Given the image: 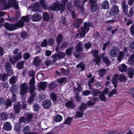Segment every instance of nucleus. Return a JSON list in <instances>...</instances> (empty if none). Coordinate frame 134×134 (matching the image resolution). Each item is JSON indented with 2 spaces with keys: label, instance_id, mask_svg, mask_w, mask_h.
<instances>
[{
  "label": "nucleus",
  "instance_id": "37998d69",
  "mask_svg": "<svg viewBox=\"0 0 134 134\" xmlns=\"http://www.w3.org/2000/svg\"><path fill=\"white\" fill-rule=\"evenodd\" d=\"M49 14L47 12H45L43 14V19L44 21H48L49 19Z\"/></svg>",
  "mask_w": 134,
  "mask_h": 134
},
{
  "label": "nucleus",
  "instance_id": "c9c22d12",
  "mask_svg": "<svg viewBox=\"0 0 134 134\" xmlns=\"http://www.w3.org/2000/svg\"><path fill=\"white\" fill-rule=\"evenodd\" d=\"M74 48L73 47H70L66 49V54L68 55H70L73 51Z\"/></svg>",
  "mask_w": 134,
  "mask_h": 134
},
{
  "label": "nucleus",
  "instance_id": "58836bf2",
  "mask_svg": "<svg viewBox=\"0 0 134 134\" xmlns=\"http://www.w3.org/2000/svg\"><path fill=\"white\" fill-rule=\"evenodd\" d=\"M87 105L86 104L82 103L79 107V111H81L83 112V111L87 108Z\"/></svg>",
  "mask_w": 134,
  "mask_h": 134
},
{
  "label": "nucleus",
  "instance_id": "c03bdc74",
  "mask_svg": "<svg viewBox=\"0 0 134 134\" xmlns=\"http://www.w3.org/2000/svg\"><path fill=\"white\" fill-rule=\"evenodd\" d=\"M76 116L78 118H81L83 115V112L81 111H79L76 112Z\"/></svg>",
  "mask_w": 134,
  "mask_h": 134
},
{
  "label": "nucleus",
  "instance_id": "cd10ccee",
  "mask_svg": "<svg viewBox=\"0 0 134 134\" xmlns=\"http://www.w3.org/2000/svg\"><path fill=\"white\" fill-rule=\"evenodd\" d=\"M40 4L41 5L43 8L45 9H47L48 8V5L47 1L44 0H41L40 1Z\"/></svg>",
  "mask_w": 134,
  "mask_h": 134
},
{
  "label": "nucleus",
  "instance_id": "473e14b6",
  "mask_svg": "<svg viewBox=\"0 0 134 134\" xmlns=\"http://www.w3.org/2000/svg\"><path fill=\"white\" fill-rule=\"evenodd\" d=\"M24 62H19L17 63L16 64V67L19 69H21L23 68Z\"/></svg>",
  "mask_w": 134,
  "mask_h": 134
},
{
  "label": "nucleus",
  "instance_id": "a878e982",
  "mask_svg": "<svg viewBox=\"0 0 134 134\" xmlns=\"http://www.w3.org/2000/svg\"><path fill=\"white\" fill-rule=\"evenodd\" d=\"M127 74L128 75L129 77L131 78H132L133 77L134 75V70L131 68H129L127 69Z\"/></svg>",
  "mask_w": 134,
  "mask_h": 134
},
{
  "label": "nucleus",
  "instance_id": "423d86ee",
  "mask_svg": "<svg viewBox=\"0 0 134 134\" xmlns=\"http://www.w3.org/2000/svg\"><path fill=\"white\" fill-rule=\"evenodd\" d=\"M119 48L117 47L114 46L111 48L109 53L110 55L112 57H116L119 52Z\"/></svg>",
  "mask_w": 134,
  "mask_h": 134
},
{
  "label": "nucleus",
  "instance_id": "680f3d73",
  "mask_svg": "<svg viewBox=\"0 0 134 134\" xmlns=\"http://www.w3.org/2000/svg\"><path fill=\"white\" fill-rule=\"evenodd\" d=\"M86 49H88L92 46V43L90 42H88L86 43H85L84 45Z\"/></svg>",
  "mask_w": 134,
  "mask_h": 134
},
{
  "label": "nucleus",
  "instance_id": "bf43d9fd",
  "mask_svg": "<svg viewBox=\"0 0 134 134\" xmlns=\"http://www.w3.org/2000/svg\"><path fill=\"white\" fill-rule=\"evenodd\" d=\"M54 40L52 38H50L47 41L48 45L52 46L54 43Z\"/></svg>",
  "mask_w": 134,
  "mask_h": 134
},
{
  "label": "nucleus",
  "instance_id": "13d9d810",
  "mask_svg": "<svg viewBox=\"0 0 134 134\" xmlns=\"http://www.w3.org/2000/svg\"><path fill=\"white\" fill-rule=\"evenodd\" d=\"M129 48L130 51L134 52V41L130 43Z\"/></svg>",
  "mask_w": 134,
  "mask_h": 134
},
{
  "label": "nucleus",
  "instance_id": "0e129e2a",
  "mask_svg": "<svg viewBox=\"0 0 134 134\" xmlns=\"http://www.w3.org/2000/svg\"><path fill=\"white\" fill-rule=\"evenodd\" d=\"M16 59L15 57L9 58L10 62L13 65H14L16 62L17 61H16Z\"/></svg>",
  "mask_w": 134,
  "mask_h": 134
},
{
  "label": "nucleus",
  "instance_id": "69168bd1",
  "mask_svg": "<svg viewBox=\"0 0 134 134\" xmlns=\"http://www.w3.org/2000/svg\"><path fill=\"white\" fill-rule=\"evenodd\" d=\"M24 59L25 60H27L30 57V55L28 53H25L23 55Z\"/></svg>",
  "mask_w": 134,
  "mask_h": 134
},
{
  "label": "nucleus",
  "instance_id": "8fccbe9b",
  "mask_svg": "<svg viewBox=\"0 0 134 134\" xmlns=\"http://www.w3.org/2000/svg\"><path fill=\"white\" fill-rule=\"evenodd\" d=\"M85 67L86 66L82 62L80 63L79 64L76 66V68L78 67L80 68L81 69L82 71L84 70Z\"/></svg>",
  "mask_w": 134,
  "mask_h": 134
},
{
  "label": "nucleus",
  "instance_id": "4468645a",
  "mask_svg": "<svg viewBox=\"0 0 134 134\" xmlns=\"http://www.w3.org/2000/svg\"><path fill=\"white\" fill-rule=\"evenodd\" d=\"M47 85V83L46 82H41L38 84V90H44L45 88L46 87Z\"/></svg>",
  "mask_w": 134,
  "mask_h": 134
},
{
  "label": "nucleus",
  "instance_id": "de8ad7c7",
  "mask_svg": "<svg viewBox=\"0 0 134 134\" xmlns=\"http://www.w3.org/2000/svg\"><path fill=\"white\" fill-rule=\"evenodd\" d=\"M33 115L30 114H26V118H25L26 121L28 122L30 121Z\"/></svg>",
  "mask_w": 134,
  "mask_h": 134
},
{
  "label": "nucleus",
  "instance_id": "f8f14e48",
  "mask_svg": "<svg viewBox=\"0 0 134 134\" xmlns=\"http://www.w3.org/2000/svg\"><path fill=\"white\" fill-rule=\"evenodd\" d=\"M52 103L50 99L44 100L42 102V106L44 108L47 109L51 105Z\"/></svg>",
  "mask_w": 134,
  "mask_h": 134
},
{
  "label": "nucleus",
  "instance_id": "9b49d317",
  "mask_svg": "<svg viewBox=\"0 0 134 134\" xmlns=\"http://www.w3.org/2000/svg\"><path fill=\"white\" fill-rule=\"evenodd\" d=\"M121 4L123 10V12L124 13L125 15L127 14V13H128V6L126 4V2L125 1L122 2Z\"/></svg>",
  "mask_w": 134,
  "mask_h": 134
},
{
  "label": "nucleus",
  "instance_id": "5fc2aeb1",
  "mask_svg": "<svg viewBox=\"0 0 134 134\" xmlns=\"http://www.w3.org/2000/svg\"><path fill=\"white\" fill-rule=\"evenodd\" d=\"M33 107L35 111H38L40 108V106L38 104L36 103L34 104Z\"/></svg>",
  "mask_w": 134,
  "mask_h": 134
},
{
  "label": "nucleus",
  "instance_id": "412c9836",
  "mask_svg": "<svg viewBox=\"0 0 134 134\" xmlns=\"http://www.w3.org/2000/svg\"><path fill=\"white\" fill-rule=\"evenodd\" d=\"M101 57L104 63L106 64L107 66H109L110 63V62L108 57L104 56V55H102V56H101Z\"/></svg>",
  "mask_w": 134,
  "mask_h": 134
},
{
  "label": "nucleus",
  "instance_id": "6e6552de",
  "mask_svg": "<svg viewBox=\"0 0 134 134\" xmlns=\"http://www.w3.org/2000/svg\"><path fill=\"white\" fill-rule=\"evenodd\" d=\"M10 2L8 3L7 7L8 8H9L13 6L15 9H18L19 8L18 4L16 2V0H10Z\"/></svg>",
  "mask_w": 134,
  "mask_h": 134
},
{
  "label": "nucleus",
  "instance_id": "f03ea898",
  "mask_svg": "<svg viewBox=\"0 0 134 134\" xmlns=\"http://www.w3.org/2000/svg\"><path fill=\"white\" fill-rule=\"evenodd\" d=\"M49 9L50 10L55 11L57 12L59 10L61 12L64 11L65 9V5L61 3H53L49 7Z\"/></svg>",
  "mask_w": 134,
  "mask_h": 134
},
{
  "label": "nucleus",
  "instance_id": "09e8293b",
  "mask_svg": "<svg viewBox=\"0 0 134 134\" xmlns=\"http://www.w3.org/2000/svg\"><path fill=\"white\" fill-rule=\"evenodd\" d=\"M62 120V117L60 115H58L55 117L54 120L57 122H59Z\"/></svg>",
  "mask_w": 134,
  "mask_h": 134
},
{
  "label": "nucleus",
  "instance_id": "f257e3e1",
  "mask_svg": "<svg viewBox=\"0 0 134 134\" xmlns=\"http://www.w3.org/2000/svg\"><path fill=\"white\" fill-rule=\"evenodd\" d=\"M84 26L78 29L79 33L80 36L81 37H84L86 33L88 32L89 30L90 27L92 25L91 23L85 22L83 23Z\"/></svg>",
  "mask_w": 134,
  "mask_h": 134
},
{
  "label": "nucleus",
  "instance_id": "79ce46f5",
  "mask_svg": "<svg viewBox=\"0 0 134 134\" xmlns=\"http://www.w3.org/2000/svg\"><path fill=\"white\" fill-rule=\"evenodd\" d=\"M50 95L51 99L53 102L56 101L57 100V96L55 93L52 92L50 94Z\"/></svg>",
  "mask_w": 134,
  "mask_h": 134
},
{
  "label": "nucleus",
  "instance_id": "a19ab883",
  "mask_svg": "<svg viewBox=\"0 0 134 134\" xmlns=\"http://www.w3.org/2000/svg\"><path fill=\"white\" fill-rule=\"evenodd\" d=\"M5 107L6 108H7L11 106L12 104V101L9 99H7L5 102Z\"/></svg>",
  "mask_w": 134,
  "mask_h": 134
},
{
  "label": "nucleus",
  "instance_id": "c756f323",
  "mask_svg": "<svg viewBox=\"0 0 134 134\" xmlns=\"http://www.w3.org/2000/svg\"><path fill=\"white\" fill-rule=\"evenodd\" d=\"M134 13L133 8V7H131L129 10L128 13H127L126 15L128 17L131 18L133 16Z\"/></svg>",
  "mask_w": 134,
  "mask_h": 134
},
{
  "label": "nucleus",
  "instance_id": "49530a36",
  "mask_svg": "<svg viewBox=\"0 0 134 134\" xmlns=\"http://www.w3.org/2000/svg\"><path fill=\"white\" fill-rule=\"evenodd\" d=\"M52 58L53 59V61L54 62H56L58 59H59L58 54L55 53L52 55Z\"/></svg>",
  "mask_w": 134,
  "mask_h": 134
},
{
  "label": "nucleus",
  "instance_id": "4c0bfd02",
  "mask_svg": "<svg viewBox=\"0 0 134 134\" xmlns=\"http://www.w3.org/2000/svg\"><path fill=\"white\" fill-rule=\"evenodd\" d=\"M63 40V37L61 34L59 35L57 37L56 41L58 44H59Z\"/></svg>",
  "mask_w": 134,
  "mask_h": 134
},
{
  "label": "nucleus",
  "instance_id": "5701e85b",
  "mask_svg": "<svg viewBox=\"0 0 134 134\" xmlns=\"http://www.w3.org/2000/svg\"><path fill=\"white\" fill-rule=\"evenodd\" d=\"M17 76H12L9 80V83L12 85H13L17 81Z\"/></svg>",
  "mask_w": 134,
  "mask_h": 134
},
{
  "label": "nucleus",
  "instance_id": "7c9ffc66",
  "mask_svg": "<svg viewBox=\"0 0 134 134\" xmlns=\"http://www.w3.org/2000/svg\"><path fill=\"white\" fill-rule=\"evenodd\" d=\"M77 85L78 86L77 88H76L75 87H73V90L74 91H75L76 93L77 91H78L79 92H80L82 91V88L80 84L79 83H77Z\"/></svg>",
  "mask_w": 134,
  "mask_h": 134
},
{
  "label": "nucleus",
  "instance_id": "4be33fe9",
  "mask_svg": "<svg viewBox=\"0 0 134 134\" xmlns=\"http://www.w3.org/2000/svg\"><path fill=\"white\" fill-rule=\"evenodd\" d=\"M118 69L121 72H126L127 71V66L125 64H123L118 67Z\"/></svg>",
  "mask_w": 134,
  "mask_h": 134
},
{
  "label": "nucleus",
  "instance_id": "ddd939ff",
  "mask_svg": "<svg viewBox=\"0 0 134 134\" xmlns=\"http://www.w3.org/2000/svg\"><path fill=\"white\" fill-rule=\"evenodd\" d=\"M41 19V15L38 13L34 14L31 18L32 20L34 21H40Z\"/></svg>",
  "mask_w": 134,
  "mask_h": 134
},
{
  "label": "nucleus",
  "instance_id": "6ab92c4d",
  "mask_svg": "<svg viewBox=\"0 0 134 134\" xmlns=\"http://www.w3.org/2000/svg\"><path fill=\"white\" fill-rule=\"evenodd\" d=\"M20 102H18L14 105V110L15 111V113L18 114L19 113V111L20 110Z\"/></svg>",
  "mask_w": 134,
  "mask_h": 134
},
{
  "label": "nucleus",
  "instance_id": "6e6d98bb",
  "mask_svg": "<svg viewBox=\"0 0 134 134\" xmlns=\"http://www.w3.org/2000/svg\"><path fill=\"white\" fill-rule=\"evenodd\" d=\"M124 54V53L123 52H120L118 57V60L120 62L122 60Z\"/></svg>",
  "mask_w": 134,
  "mask_h": 134
},
{
  "label": "nucleus",
  "instance_id": "e2e57ef3",
  "mask_svg": "<svg viewBox=\"0 0 134 134\" xmlns=\"http://www.w3.org/2000/svg\"><path fill=\"white\" fill-rule=\"evenodd\" d=\"M130 30L131 35H134V23L132 24L131 26Z\"/></svg>",
  "mask_w": 134,
  "mask_h": 134
},
{
  "label": "nucleus",
  "instance_id": "864d4df0",
  "mask_svg": "<svg viewBox=\"0 0 134 134\" xmlns=\"http://www.w3.org/2000/svg\"><path fill=\"white\" fill-rule=\"evenodd\" d=\"M5 69L6 71L10 70L11 69V65L8 62H6L5 63Z\"/></svg>",
  "mask_w": 134,
  "mask_h": 134
},
{
  "label": "nucleus",
  "instance_id": "2eb2a0df",
  "mask_svg": "<svg viewBox=\"0 0 134 134\" xmlns=\"http://www.w3.org/2000/svg\"><path fill=\"white\" fill-rule=\"evenodd\" d=\"M35 83V77H32V78L30 80L29 82L30 86V91H34L35 87L34 83Z\"/></svg>",
  "mask_w": 134,
  "mask_h": 134
},
{
  "label": "nucleus",
  "instance_id": "393cba45",
  "mask_svg": "<svg viewBox=\"0 0 134 134\" xmlns=\"http://www.w3.org/2000/svg\"><path fill=\"white\" fill-rule=\"evenodd\" d=\"M118 75H115L113 77L111 81L113 83L114 86L115 88H116L118 83Z\"/></svg>",
  "mask_w": 134,
  "mask_h": 134
},
{
  "label": "nucleus",
  "instance_id": "39448f33",
  "mask_svg": "<svg viewBox=\"0 0 134 134\" xmlns=\"http://www.w3.org/2000/svg\"><path fill=\"white\" fill-rule=\"evenodd\" d=\"M83 51L82 45L81 42H79L76 47L75 52H74V55L77 58H78L80 55L79 52H82Z\"/></svg>",
  "mask_w": 134,
  "mask_h": 134
},
{
  "label": "nucleus",
  "instance_id": "aec40b11",
  "mask_svg": "<svg viewBox=\"0 0 134 134\" xmlns=\"http://www.w3.org/2000/svg\"><path fill=\"white\" fill-rule=\"evenodd\" d=\"M109 6V4L107 0L103 1L102 4V8L104 9H108Z\"/></svg>",
  "mask_w": 134,
  "mask_h": 134
},
{
  "label": "nucleus",
  "instance_id": "20e7f679",
  "mask_svg": "<svg viewBox=\"0 0 134 134\" xmlns=\"http://www.w3.org/2000/svg\"><path fill=\"white\" fill-rule=\"evenodd\" d=\"M119 12L118 7L116 5H114L111 8L109 12L108 17H110L115 15H117Z\"/></svg>",
  "mask_w": 134,
  "mask_h": 134
},
{
  "label": "nucleus",
  "instance_id": "bb28decb",
  "mask_svg": "<svg viewBox=\"0 0 134 134\" xmlns=\"http://www.w3.org/2000/svg\"><path fill=\"white\" fill-rule=\"evenodd\" d=\"M127 64L133 66L134 65V54H132L127 61Z\"/></svg>",
  "mask_w": 134,
  "mask_h": 134
},
{
  "label": "nucleus",
  "instance_id": "a211bd4d",
  "mask_svg": "<svg viewBox=\"0 0 134 134\" xmlns=\"http://www.w3.org/2000/svg\"><path fill=\"white\" fill-rule=\"evenodd\" d=\"M41 63V60L38 57H35L34 60V65L36 66H39Z\"/></svg>",
  "mask_w": 134,
  "mask_h": 134
},
{
  "label": "nucleus",
  "instance_id": "f704fd0d",
  "mask_svg": "<svg viewBox=\"0 0 134 134\" xmlns=\"http://www.w3.org/2000/svg\"><path fill=\"white\" fill-rule=\"evenodd\" d=\"M65 105L68 108H74L75 106L72 102L71 101L66 102Z\"/></svg>",
  "mask_w": 134,
  "mask_h": 134
},
{
  "label": "nucleus",
  "instance_id": "338daca9",
  "mask_svg": "<svg viewBox=\"0 0 134 134\" xmlns=\"http://www.w3.org/2000/svg\"><path fill=\"white\" fill-rule=\"evenodd\" d=\"M117 93V91L116 89H113L112 91L108 95V96L110 97L114 94H116Z\"/></svg>",
  "mask_w": 134,
  "mask_h": 134
},
{
  "label": "nucleus",
  "instance_id": "ea45409f",
  "mask_svg": "<svg viewBox=\"0 0 134 134\" xmlns=\"http://www.w3.org/2000/svg\"><path fill=\"white\" fill-rule=\"evenodd\" d=\"M24 23L23 21L21 20L20 21L17 23L15 24L17 27V29H18L19 27H23L24 25Z\"/></svg>",
  "mask_w": 134,
  "mask_h": 134
},
{
  "label": "nucleus",
  "instance_id": "0eeeda50",
  "mask_svg": "<svg viewBox=\"0 0 134 134\" xmlns=\"http://www.w3.org/2000/svg\"><path fill=\"white\" fill-rule=\"evenodd\" d=\"M4 27L7 30L12 31L17 29L16 26L15 24H10L7 23L3 24Z\"/></svg>",
  "mask_w": 134,
  "mask_h": 134
},
{
  "label": "nucleus",
  "instance_id": "7ed1b4c3",
  "mask_svg": "<svg viewBox=\"0 0 134 134\" xmlns=\"http://www.w3.org/2000/svg\"><path fill=\"white\" fill-rule=\"evenodd\" d=\"M20 94L22 96H24L27 92L30 87L27 83H24L20 85Z\"/></svg>",
  "mask_w": 134,
  "mask_h": 134
},
{
  "label": "nucleus",
  "instance_id": "4d7b16f0",
  "mask_svg": "<svg viewBox=\"0 0 134 134\" xmlns=\"http://www.w3.org/2000/svg\"><path fill=\"white\" fill-rule=\"evenodd\" d=\"M39 4L38 3H36L35 4L33 5V9L32 10L33 11L36 12L37 11H38L39 8Z\"/></svg>",
  "mask_w": 134,
  "mask_h": 134
},
{
  "label": "nucleus",
  "instance_id": "a18cd8bd",
  "mask_svg": "<svg viewBox=\"0 0 134 134\" xmlns=\"http://www.w3.org/2000/svg\"><path fill=\"white\" fill-rule=\"evenodd\" d=\"M127 79V78L125 76L122 75H120L119 78V80L120 81L124 82H125Z\"/></svg>",
  "mask_w": 134,
  "mask_h": 134
},
{
  "label": "nucleus",
  "instance_id": "774afa93",
  "mask_svg": "<svg viewBox=\"0 0 134 134\" xmlns=\"http://www.w3.org/2000/svg\"><path fill=\"white\" fill-rule=\"evenodd\" d=\"M48 44L47 40L46 39H45L42 42L41 44V46L42 47H46L47 46Z\"/></svg>",
  "mask_w": 134,
  "mask_h": 134
},
{
  "label": "nucleus",
  "instance_id": "052dcab7",
  "mask_svg": "<svg viewBox=\"0 0 134 134\" xmlns=\"http://www.w3.org/2000/svg\"><path fill=\"white\" fill-rule=\"evenodd\" d=\"M72 120V118H67L64 124L70 125L71 123V122Z\"/></svg>",
  "mask_w": 134,
  "mask_h": 134
},
{
  "label": "nucleus",
  "instance_id": "2f4dec72",
  "mask_svg": "<svg viewBox=\"0 0 134 134\" xmlns=\"http://www.w3.org/2000/svg\"><path fill=\"white\" fill-rule=\"evenodd\" d=\"M30 15H27L26 16H23L21 20L24 22H28L30 20Z\"/></svg>",
  "mask_w": 134,
  "mask_h": 134
},
{
  "label": "nucleus",
  "instance_id": "603ef678",
  "mask_svg": "<svg viewBox=\"0 0 134 134\" xmlns=\"http://www.w3.org/2000/svg\"><path fill=\"white\" fill-rule=\"evenodd\" d=\"M100 77L103 76L106 73V70L104 69H101L98 71Z\"/></svg>",
  "mask_w": 134,
  "mask_h": 134
},
{
  "label": "nucleus",
  "instance_id": "72a5a7b5",
  "mask_svg": "<svg viewBox=\"0 0 134 134\" xmlns=\"http://www.w3.org/2000/svg\"><path fill=\"white\" fill-rule=\"evenodd\" d=\"M71 13L73 20L75 21L77 20V14L76 12L74 10H72L71 11Z\"/></svg>",
  "mask_w": 134,
  "mask_h": 134
},
{
  "label": "nucleus",
  "instance_id": "b1692460",
  "mask_svg": "<svg viewBox=\"0 0 134 134\" xmlns=\"http://www.w3.org/2000/svg\"><path fill=\"white\" fill-rule=\"evenodd\" d=\"M8 114L6 112H4L0 113V119L6 120L8 118Z\"/></svg>",
  "mask_w": 134,
  "mask_h": 134
},
{
  "label": "nucleus",
  "instance_id": "e433bc0d",
  "mask_svg": "<svg viewBox=\"0 0 134 134\" xmlns=\"http://www.w3.org/2000/svg\"><path fill=\"white\" fill-rule=\"evenodd\" d=\"M101 93L100 92L96 90H93L91 93V94L93 96L96 97L99 96Z\"/></svg>",
  "mask_w": 134,
  "mask_h": 134
},
{
  "label": "nucleus",
  "instance_id": "dca6fc26",
  "mask_svg": "<svg viewBox=\"0 0 134 134\" xmlns=\"http://www.w3.org/2000/svg\"><path fill=\"white\" fill-rule=\"evenodd\" d=\"M18 86L14 85L12 86L10 89V91L12 95L16 94L18 91Z\"/></svg>",
  "mask_w": 134,
  "mask_h": 134
},
{
  "label": "nucleus",
  "instance_id": "3c124183",
  "mask_svg": "<svg viewBox=\"0 0 134 134\" xmlns=\"http://www.w3.org/2000/svg\"><path fill=\"white\" fill-rule=\"evenodd\" d=\"M20 34L21 37L24 39L27 38V37L28 35L27 33L25 31H23L20 32Z\"/></svg>",
  "mask_w": 134,
  "mask_h": 134
},
{
  "label": "nucleus",
  "instance_id": "1a4fd4ad",
  "mask_svg": "<svg viewBox=\"0 0 134 134\" xmlns=\"http://www.w3.org/2000/svg\"><path fill=\"white\" fill-rule=\"evenodd\" d=\"M90 2L91 4L92 11L93 12H94L96 10L97 8L96 0H90Z\"/></svg>",
  "mask_w": 134,
  "mask_h": 134
},
{
  "label": "nucleus",
  "instance_id": "9d476101",
  "mask_svg": "<svg viewBox=\"0 0 134 134\" xmlns=\"http://www.w3.org/2000/svg\"><path fill=\"white\" fill-rule=\"evenodd\" d=\"M29 92L31 94V96L28 99L27 102L29 104H32L34 101L36 93L34 91H29Z\"/></svg>",
  "mask_w": 134,
  "mask_h": 134
},
{
  "label": "nucleus",
  "instance_id": "c85d7f7f",
  "mask_svg": "<svg viewBox=\"0 0 134 134\" xmlns=\"http://www.w3.org/2000/svg\"><path fill=\"white\" fill-rule=\"evenodd\" d=\"M73 3L74 5L76 7L77 9H79L81 5V2L80 0H73Z\"/></svg>",
  "mask_w": 134,
  "mask_h": 134
},
{
  "label": "nucleus",
  "instance_id": "f3484780",
  "mask_svg": "<svg viewBox=\"0 0 134 134\" xmlns=\"http://www.w3.org/2000/svg\"><path fill=\"white\" fill-rule=\"evenodd\" d=\"M3 128L5 130L9 131L12 129V127L9 122H6L4 124Z\"/></svg>",
  "mask_w": 134,
  "mask_h": 134
}]
</instances>
